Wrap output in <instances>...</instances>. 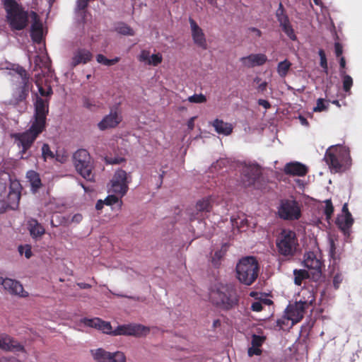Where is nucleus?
<instances>
[{
  "label": "nucleus",
  "instance_id": "dca6fc26",
  "mask_svg": "<svg viewBox=\"0 0 362 362\" xmlns=\"http://www.w3.org/2000/svg\"><path fill=\"white\" fill-rule=\"evenodd\" d=\"M122 120V117L119 114L117 110H111L109 115L98 124L100 130L104 131L107 129L116 127Z\"/></svg>",
  "mask_w": 362,
  "mask_h": 362
},
{
  "label": "nucleus",
  "instance_id": "20e7f679",
  "mask_svg": "<svg viewBox=\"0 0 362 362\" xmlns=\"http://www.w3.org/2000/svg\"><path fill=\"white\" fill-rule=\"evenodd\" d=\"M72 162L76 173L88 182H95V162L89 152L78 149L72 156Z\"/></svg>",
  "mask_w": 362,
  "mask_h": 362
},
{
  "label": "nucleus",
  "instance_id": "ddd939ff",
  "mask_svg": "<svg viewBox=\"0 0 362 362\" xmlns=\"http://www.w3.org/2000/svg\"><path fill=\"white\" fill-rule=\"evenodd\" d=\"M0 349L5 351H24V346L7 334H0Z\"/></svg>",
  "mask_w": 362,
  "mask_h": 362
},
{
  "label": "nucleus",
  "instance_id": "a18cd8bd",
  "mask_svg": "<svg viewBox=\"0 0 362 362\" xmlns=\"http://www.w3.org/2000/svg\"><path fill=\"white\" fill-rule=\"evenodd\" d=\"M188 100L193 103H202L206 101V98L203 94H194L188 98Z\"/></svg>",
  "mask_w": 362,
  "mask_h": 362
},
{
  "label": "nucleus",
  "instance_id": "de8ad7c7",
  "mask_svg": "<svg viewBox=\"0 0 362 362\" xmlns=\"http://www.w3.org/2000/svg\"><path fill=\"white\" fill-rule=\"evenodd\" d=\"M18 251L21 255L24 254L27 259H29L32 256L31 247L28 245H25V246L20 245L18 247Z\"/></svg>",
  "mask_w": 362,
  "mask_h": 362
},
{
  "label": "nucleus",
  "instance_id": "5fc2aeb1",
  "mask_svg": "<svg viewBox=\"0 0 362 362\" xmlns=\"http://www.w3.org/2000/svg\"><path fill=\"white\" fill-rule=\"evenodd\" d=\"M262 354V350L259 347L252 346L248 349V355L252 356L253 355L259 356Z\"/></svg>",
  "mask_w": 362,
  "mask_h": 362
},
{
  "label": "nucleus",
  "instance_id": "f704fd0d",
  "mask_svg": "<svg viewBox=\"0 0 362 362\" xmlns=\"http://www.w3.org/2000/svg\"><path fill=\"white\" fill-rule=\"evenodd\" d=\"M280 26L282 28V30L285 33V34L292 40H296V35L295 34L294 30L293 29L290 21H288V23H285L283 24H281Z\"/></svg>",
  "mask_w": 362,
  "mask_h": 362
},
{
  "label": "nucleus",
  "instance_id": "2eb2a0df",
  "mask_svg": "<svg viewBox=\"0 0 362 362\" xmlns=\"http://www.w3.org/2000/svg\"><path fill=\"white\" fill-rule=\"evenodd\" d=\"M0 284L11 294L18 295L21 297L28 296V293L24 291L23 286L19 281L8 278L4 279L0 277Z\"/></svg>",
  "mask_w": 362,
  "mask_h": 362
},
{
  "label": "nucleus",
  "instance_id": "69168bd1",
  "mask_svg": "<svg viewBox=\"0 0 362 362\" xmlns=\"http://www.w3.org/2000/svg\"><path fill=\"white\" fill-rule=\"evenodd\" d=\"M8 198L9 199L13 198V199H16L17 202H18L20 200V198H21V194L17 192L10 191V192L8 194Z\"/></svg>",
  "mask_w": 362,
  "mask_h": 362
},
{
  "label": "nucleus",
  "instance_id": "ea45409f",
  "mask_svg": "<svg viewBox=\"0 0 362 362\" xmlns=\"http://www.w3.org/2000/svg\"><path fill=\"white\" fill-rule=\"evenodd\" d=\"M329 104L323 99L319 98L317 100L316 106L313 108L314 112H322L328 110Z\"/></svg>",
  "mask_w": 362,
  "mask_h": 362
},
{
  "label": "nucleus",
  "instance_id": "f03ea898",
  "mask_svg": "<svg viewBox=\"0 0 362 362\" xmlns=\"http://www.w3.org/2000/svg\"><path fill=\"white\" fill-rule=\"evenodd\" d=\"M210 298L214 304L224 310H229L239 303V296L233 284H219L210 292Z\"/></svg>",
  "mask_w": 362,
  "mask_h": 362
},
{
  "label": "nucleus",
  "instance_id": "603ef678",
  "mask_svg": "<svg viewBox=\"0 0 362 362\" xmlns=\"http://www.w3.org/2000/svg\"><path fill=\"white\" fill-rule=\"evenodd\" d=\"M329 256L334 260L337 259L339 257L337 256L336 253V246L333 240H330L329 241Z\"/></svg>",
  "mask_w": 362,
  "mask_h": 362
},
{
  "label": "nucleus",
  "instance_id": "09e8293b",
  "mask_svg": "<svg viewBox=\"0 0 362 362\" xmlns=\"http://www.w3.org/2000/svg\"><path fill=\"white\" fill-rule=\"evenodd\" d=\"M30 37L36 43H40L42 40V30L30 31Z\"/></svg>",
  "mask_w": 362,
  "mask_h": 362
},
{
  "label": "nucleus",
  "instance_id": "79ce46f5",
  "mask_svg": "<svg viewBox=\"0 0 362 362\" xmlns=\"http://www.w3.org/2000/svg\"><path fill=\"white\" fill-rule=\"evenodd\" d=\"M42 156L45 160L47 158H54V153L50 150V147L47 144H44L42 147Z\"/></svg>",
  "mask_w": 362,
  "mask_h": 362
},
{
  "label": "nucleus",
  "instance_id": "c756f323",
  "mask_svg": "<svg viewBox=\"0 0 362 362\" xmlns=\"http://www.w3.org/2000/svg\"><path fill=\"white\" fill-rule=\"evenodd\" d=\"M95 361L97 362H107L110 359V353L102 348L90 351Z\"/></svg>",
  "mask_w": 362,
  "mask_h": 362
},
{
  "label": "nucleus",
  "instance_id": "e2e57ef3",
  "mask_svg": "<svg viewBox=\"0 0 362 362\" xmlns=\"http://www.w3.org/2000/svg\"><path fill=\"white\" fill-rule=\"evenodd\" d=\"M96 60L98 63L106 65L107 58H106L103 54H99L96 56Z\"/></svg>",
  "mask_w": 362,
  "mask_h": 362
},
{
  "label": "nucleus",
  "instance_id": "1a4fd4ad",
  "mask_svg": "<svg viewBox=\"0 0 362 362\" xmlns=\"http://www.w3.org/2000/svg\"><path fill=\"white\" fill-rule=\"evenodd\" d=\"M303 264L311 271L313 281H317L320 279L324 264L320 255L312 251L305 252L303 257Z\"/></svg>",
  "mask_w": 362,
  "mask_h": 362
},
{
  "label": "nucleus",
  "instance_id": "412c9836",
  "mask_svg": "<svg viewBox=\"0 0 362 362\" xmlns=\"http://www.w3.org/2000/svg\"><path fill=\"white\" fill-rule=\"evenodd\" d=\"M284 171L285 174L288 175L303 177L308 173V168L301 163L293 161L286 163Z\"/></svg>",
  "mask_w": 362,
  "mask_h": 362
},
{
  "label": "nucleus",
  "instance_id": "bb28decb",
  "mask_svg": "<svg viewBox=\"0 0 362 362\" xmlns=\"http://www.w3.org/2000/svg\"><path fill=\"white\" fill-rule=\"evenodd\" d=\"M26 177L30 184L31 191L37 192L42 185L39 173L35 170H29L26 173Z\"/></svg>",
  "mask_w": 362,
  "mask_h": 362
},
{
  "label": "nucleus",
  "instance_id": "39448f33",
  "mask_svg": "<svg viewBox=\"0 0 362 362\" xmlns=\"http://www.w3.org/2000/svg\"><path fill=\"white\" fill-rule=\"evenodd\" d=\"M235 270L238 281L246 286H250L258 277L259 266L255 257L249 256L239 260Z\"/></svg>",
  "mask_w": 362,
  "mask_h": 362
},
{
  "label": "nucleus",
  "instance_id": "c03bdc74",
  "mask_svg": "<svg viewBox=\"0 0 362 362\" xmlns=\"http://www.w3.org/2000/svg\"><path fill=\"white\" fill-rule=\"evenodd\" d=\"M265 339H266V337L264 336L253 334L252 336V341H251L252 346H256V347H260L263 344Z\"/></svg>",
  "mask_w": 362,
  "mask_h": 362
},
{
  "label": "nucleus",
  "instance_id": "2f4dec72",
  "mask_svg": "<svg viewBox=\"0 0 362 362\" xmlns=\"http://www.w3.org/2000/svg\"><path fill=\"white\" fill-rule=\"evenodd\" d=\"M291 63L287 59L279 62L277 66V72L279 75L281 77H285L291 69Z\"/></svg>",
  "mask_w": 362,
  "mask_h": 362
},
{
  "label": "nucleus",
  "instance_id": "9b49d317",
  "mask_svg": "<svg viewBox=\"0 0 362 362\" xmlns=\"http://www.w3.org/2000/svg\"><path fill=\"white\" fill-rule=\"evenodd\" d=\"M34 107V120L32 124L45 129L47 116L49 113V100L37 96Z\"/></svg>",
  "mask_w": 362,
  "mask_h": 362
},
{
  "label": "nucleus",
  "instance_id": "393cba45",
  "mask_svg": "<svg viewBox=\"0 0 362 362\" xmlns=\"http://www.w3.org/2000/svg\"><path fill=\"white\" fill-rule=\"evenodd\" d=\"M28 93L29 83H21V85L14 90L11 102L14 105L19 104L21 102L26 100Z\"/></svg>",
  "mask_w": 362,
  "mask_h": 362
},
{
  "label": "nucleus",
  "instance_id": "6ab92c4d",
  "mask_svg": "<svg viewBox=\"0 0 362 362\" xmlns=\"http://www.w3.org/2000/svg\"><path fill=\"white\" fill-rule=\"evenodd\" d=\"M93 59V54L85 48H79L73 53L70 66L74 68L81 64H87Z\"/></svg>",
  "mask_w": 362,
  "mask_h": 362
},
{
  "label": "nucleus",
  "instance_id": "72a5a7b5",
  "mask_svg": "<svg viewBox=\"0 0 362 362\" xmlns=\"http://www.w3.org/2000/svg\"><path fill=\"white\" fill-rule=\"evenodd\" d=\"M276 17L277 21L279 22V24H283L285 23H288L289 21L288 16L285 13V10L281 3L279 4V8L276 12Z\"/></svg>",
  "mask_w": 362,
  "mask_h": 362
},
{
  "label": "nucleus",
  "instance_id": "a878e982",
  "mask_svg": "<svg viewBox=\"0 0 362 362\" xmlns=\"http://www.w3.org/2000/svg\"><path fill=\"white\" fill-rule=\"evenodd\" d=\"M211 125L214 127L215 131L225 136H228L233 132V127L230 123L225 122L222 119H214Z\"/></svg>",
  "mask_w": 362,
  "mask_h": 362
},
{
  "label": "nucleus",
  "instance_id": "0e129e2a",
  "mask_svg": "<svg viewBox=\"0 0 362 362\" xmlns=\"http://www.w3.org/2000/svg\"><path fill=\"white\" fill-rule=\"evenodd\" d=\"M124 161H125L124 158H115L109 159L107 163L110 164H119Z\"/></svg>",
  "mask_w": 362,
  "mask_h": 362
},
{
  "label": "nucleus",
  "instance_id": "f3484780",
  "mask_svg": "<svg viewBox=\"0 0 362 362\" xmlns=\"http://www.w3.org/2000/svg\"><path fill=\"white\" fill-rule=\"evenodd\" d=\"M190 24L192 37L194 42L199 47L206 49L207 48L205 35L202 29L198 25L197 22L192 18H189Z\"/></svg>",
  "mask_w": 362,
  "mask_h": 362
},
{
  "label": "nucleus",
  "instance_id": "6e6d98bb",
  "mask_svg": "<svg viewBox=\"0 0 362 362\" xmlns=\"http://www.w3.org/2000/svg\"><path fill=\"white\" fill-rule=\"evenodd\" d=\"M251 309L255 312H260L263 309L262 303L259 301H255L252 304Z\"/></svg>",
  "mask_w": 362,
  "mask_h": 362
},
{
  "label": "nucleus",
  "instance_id": "0eeeda50",
  "mask_svg": "<svg viewBox=\"0 0 362 362\" xmlns=\"http://www.w3.org/2000/svg\"><path fill=\"white\" fill-rule=\"evenodd\" d=\"M276 245L280 255L293 257L299 245L296 233L290 229H283L276 238Z\"/></svg>",
  "mask_w": 362,
  "mask_h": 362
},
{
  "label": "nucleus",
  "instance_id": "4be33fe9",
  "mask_svg": "<svg viewBox=\"0 0 362 362\" xmlns=\"http://www.w3.org/2000/svg\"><path fill=\"white\" fill-rule=\"evenodd\" d=\"M243 64L248 68L256 66H262L267 61V57L264 54H251L247 57L240 58Z\"/></svg>",
  "mask_w": 362,
  "mask_h": 362
},
{
  "label": "nucleus",
  "instance_id": "6e6552de",
  "mask_svg": "<svg viewBox=\"0 0 362 362\" xmlns=\"http://www.w3.org/2000/svg\"><path fill=\"white\" fill-rule=\"evenodd\" d=\"M44 130V129L31 124L30 128L25 132L13 134V137L17 142L18 146L21 148L20 153L22 157L27 153V151L30 148L37 137Z\"/></svg>",
  "mask_w": 362,
  "mask_h": 362
},
{
  "label": "nucleus",
  "instance_id": "58836bf2",
  "mask_svg": "<svg viewBox=\"0 0 362 362\" xmlns=\"http://www.w3.org/2000/svg\"><path fill=\"white\" fill-rule=\"evenodd\" d=\"M15 71L21 78V83H29V75L23 67L18 66L15 69Z\"/></svg>",
  "mask_w": 362,
  "mask_h": 362
},
{
  "label": "nucleus",
  "instance_id": "4d7b16f0",
  "mask_svg": "<svg viewBox=\"0 0 362 362\" xmlns=\"http://www.w3.org/2000/svg\"><path fill=\"white\" fill-rule=\"evenodd\" d=\"M289 320H291L288 318V316L287 317L278 319L276 321V325L281 329H284V326L286 325Z\"/></svg>",
  "mask_w": 362,
  "mask_h": 362
},
{
  "label": "nucleus",
  "instance_id": "a211bd4d",
  "mask_svg": "<svg viewBox=\"0 0 362 362\" xmlns=\"http://www.w3.org/2000/svg\"><path fill=\"white\" fill-rule=\"evenodd\" d=\"M305 305L299 302H296L293 305H289L286 308V315L292 321V325L299 322L304 316L305 310Z\"/></svg>",
  "mask_w": 362,
  "mask_h": 362
},
{
  "label": "nucleus",
  "instance_id": "f257e3e1",
  "mask_svg": "<svg viewBox=\"0 0 362 362\" xmlns=\"http://www.w3.org/2000/svg\"><path fill=\"white\" fill-rule=\"evenodd\" d=\"M81 322L86 326L94 327L103 331V333L110 334L113 336L125 335L141 337L146 335L149 332V328L141 325H119L112 331V326L110 322L102 320L100 318L94 317L92 319L84 317Z\"/></svg>",
  "mask_w": 362,
  "mask_h": 362
},
{
  "label": "nucleus",
  "instance_id": "e433bc0d",
  "mask_svg": "<svg viewBox=\"0 0 362 362\" xmlns=\"http://www.w3.org/2000/svg\"><path fill=\"white\" fill-rule=\"evenodd\" d=\"M30 16L33 21L31 25L30 31L42 30V25L40 21L38 15L35 12L32 11Z\"/></svg>",
  "mask_w": 362,
  "mask_h": 362
},
{
  "label": "nucleus",
  "instance_id": "b1692460",
  "mask_svg": "<svg viewBox=\"0 0 362 362\" xmlns=\"http://www.w3.org/2000/svg\"><path fill=\"white\" fill-rule=\"evenodd\" d=\"M139 60L145 62L148 65L158 66L162 62L163 57L161 54L157 53L150 55V52L148 50H142L139 57Z\"/></svg>",
  "mask_w": 362,
  "mask_h": 362
},
{
  "label": "nucleus",
  "instance_id": "cd10ccee",
  "mask_svg": "<svg viewBox=\"0 0 362 362\" xmlns=\"http://www.w3.org/2000/svg\"><path fill=\"white\" fill-rule=\"evenodd\" d=\"M305 305V308H308L309 306L313 305L315 302V295L313 290L303 288L301 291V298L298 301Z\"/></svg>",
  "mask_w": 362,
  "mask_h": 362
},
{
  "label": "nucleus",
  "instance_id": "052dcab7",
  "mask_svg": "<svg viewBox=\"0 0 362 362\" xmlns=\"http://www.w3.org/2000/svg\"><path fill=\"white\" fill-rule=\"evenodd\" d=\"M83 105L85 107L90 110H93L95 107V105L93 104L90 100L86 99L83 102Z\"/></svg>",
  "mask_w": 362,
  "mask_h": 362
},
{
  "label": "nucleus",
  "instance_id": "423d86ee",
  "mask_svg": "<svg viewBox=\"0 0 362 362\" xmlns=\"http://www.w3.org/2000/svg\"><path fill=\"white\" fill-rule=\"evenodd\" d=\"M349 152L341 146H332L328 148L325 155L326 163L332 172L340 173L346 170L349 159Z\"/></svg>",
  "mask_w": 362,
  "mask_h": 362
},
{
  "label": "nucleus",
  "instance_id": "4468645a",
  "mask_svg": "<svg viewBox=\"0 0 362 362\" xmlns=\"http://www.w3.org/2000/svg\"><path fill=\"white\" fill-rule=\"evenodd\" d=\"M261 174V170L257 165L245 166L243 170V182L244 185L250 187L254 185Z\"/></svg>",
  "mask_w": 362,
  "mask_h": 362
},
{
  "label": "nucleus",
  "instance_id": "338daca9",
  "mask_svg": "<svg viewBox=\"0 0 362 362\" xmlns=\"http://www.w3.org/2000/svg\"><path fill=\"white\" fill-rule=\"evenodd\" d=\"M249 30L254 33L257 37H259L262 36V31L256 28L251 27L249 28Z\"/></svg>",
  "mask_w": 362,
  "mask_h": 362
},
{
  "label": "nucleus",
  "instance_id": "c85d7f7f",
  "mask_svg": "<svg viewBox=\"0 0 362 362\" xmlns=\"http://www.w3.org/2000/svg\"><path fill=\"white\" fill-rule=\"evenodd\" d=\"M28 229L30 235L34 238L41 237L45 233L44 227L36 219L29 221Z\"/></svg>",
  "mask_w": 362,
  "mask_h": 362
},
{
  "label": "nucleus",
  "instance_id": "c9c22d12",
  "mask_svg": "<svg viewBox=\"0 0 362 362\" xmlns=\"http://www.w3.org/2000/svg\"><path fill=\"white\" fill-rule=\"evenodd\" d=\"M116 30L122 35L133 36L134 35V30L126 23H119L116 28Z\"/></svg>",
  "mask_w": 362,
  "mask_h": 362
},
{
  "label": "nucleus",
  "instance_id": "9d476101",
  "mask_svg": "<svg viewBox=\"0 0 362 362\" xmlns=\"http://www.w3.org/2000/svg\"><path fill=\"white\" fill-rule=\"evenodd\" d=\"M131 182V176L122 169L117 170L111 180L112 191L120 197L124 196L129 189V183Z\"/></svg>",
  "mask_w": 362,
  "mask_h": 362
},
{
  "label": "nucleus",
  "instance_id": "f8f14e48",
  "mask_svg": "<svg viewBox=\"0 0 362 362\" xmlns=\"http://www.w3.org/2000/svg\"><path fill=\"white\" fill-rule=\"evenodd\" d=\"M279 216L284 220H298L301 216L300 208L296 201L285 200L281 202L278 211Z\"/></svg>",
  "mask_w": 362,
  "mask_h": 362
},
{
  "label": "nucleus",
  "instance_id": "7c9ffc66",
  "mask_svg": "<svg viewBox=\"0 0 362 362\" xmlns=\"http://www.w3.org/2000/svg\"><path fill=\"white\" fill-rule=\"evenodd\" d=\"M293 282L296 286H301L303 281L310 279V274L305 269H294L293 272Z\"/></svg>",
  "mask_w": 362,
  "mask_h": 362
},
{
  "label": "nucleus",
  "instance_id": "37998d69",
  "mask_svg": "<svg viewBox=\"0 0 362 362\" xmlns=\"http://www.w3.org/2000/svg\"><path fill=\"white\" fill-rule=\"evenodd\" d=\"M36 85L38 87V90L41 96L50 97L52 93V88L50 86H48L47 88H44L38 82H36Z\"/></svg>",
  "mask_w": 362,
  "mask_h": 362
},
{
  "label": "nucleus",
  "instance_id": "8fccbe9b",
  "mask_svg": "<svg viewBox=\"0 0 362 362\" xmlns=\"http://www.w3.org/2000/svg\"><path fill=\"white\" fill-rule=\"evenodd\" d=\"M343 281V276L341 273L337 272L334 276H333V286L334 288L337 290L339 288V286L341 283Z\"/></svg>",
  "mask_w": 362,
  "mask_h": 362
},
{
  "label": "nucleus",
  "instance_id": "864d4df0",
  "mask_svg": "<svg viewBox=\"0 0 362 362\" xmlns=\"http://www.w3.org/2000/svg\"><path fill=\"white\" fill-rule=\"evenodd\" d=\"M118 195H108L105 199V203L106 205L111 206L114 204H116L119 202Z\"/></svg>",
  "mask_w": 362,
  "mask_h": 362
},
{
  "label": "nucleus",
  "instance_id": "aec40b11",
  "mask_svg": "<svg viewBox=\"0 0 362 362\" xmlns=\"http://www.w3.org/2000/svg\"><path fill=\"white\" fill-rule=\"evenodd\" d=\"M196 213H189V221L203 219L202 213L209 212L212 209V204L209 198H203L196 204Z\"/></svg>",
  "mask_w": 362,
  "mask_h": 362
},
{
  "label": "nucleus",
  "instance_id": "13d9d810",
  "mask_svg": "<svg viewBox=\"0 0 362 362\" xmlns=\"http://www.w3.org/2000/svg\"><path fill=\"white\" fill-rule=\"evenodd\" d=\"M335 54L337 57H340L343 53V47L341 43L337 42L334 43Z\"/></svg>",
  "mask_w": 362,
  "mask_h": 362
},
{
  "label": "nucleus",
  "instance_id": "a19ab883",
  "mask_svg": "<svg viewBox=\"0 0 362 362\" xmlns=\"http://www.w3.org/2000/svg\"><path fill=\"white\" fill-rule=\"evenodd\" d=\"M325 207L324 210L325 215L326 216L327 220L331 218L333 212H334V206L331 199H327L325 202Z\"/></svg>",
  "mask_w": 362,
  "mask_h": 362
},
{
  "label": "nucleus",
  "instance_id": "bf43d9fd",
  "mask_svg": "<svg viewBox=\"0 0 362 362\" xmlns=\"http://www.w3.org/2000/svg\"><path fill=\"white\" fill-rule=\"evenodd\" d=\"M90 0H77V8L78 10H84L88 5Z\"/></svg>",
  "mask_w": 362,
  "mask_h": 362
},
{
  "label": "nucleus",
  "instance_id": "4c0bfd02",
  "mask_svg": "<svg viewBox=\"0 0 362 362\" xmlns=\"http://www.w3.org/2000/svg\"><path fill=\"white\" fill-rule=\"evenodd\" d=\"M107 362H126V356L122 351L111 352Z\"/></svg>",
  "mask_w": 362,
  "mask_h": 362
},
{
  "label": "nucleus",
  "instance_id": "7ed1b4c3",
  "mask_svg": "<svg viewBox=\"0 0 362 362\" xmlns=\"http://www.w3.org/2000/svg\"><path fill=\"white\" fill-rule=\"evenodd\" d=\"M7 21L12 30H23L28 24V13L16 0H3Z\"/></svg>",
  "mask_w": 362,
  "mask_h": 362
},
{
  "label": "nucleus",
  "instance_id": "473e14b6",
  "mask_svg": "<svg viewBox=\"0 0 362 362\" xmlns=\"http://www.w3.org/2000/svg\"><path fill=\"white\" fill-rule=\"evenodd\" d=\"M340 75L342 77L343 89L345 92H349L353 86L352 78L346 74L345 71L340 70Z\"/></svg>",
  "mask_w": 362,
  "mask_h": 362
},
{
  "label": "nucleus",
  "instance_id": "3c124183",
  "mask_svg": "<svg viewBox=\"0 0 362 362\" xmlns=\"http://www.w3.org/2000/svg\"><path fill=\"white\" fill-rule=\"evenodd\" d=\"M225 255V251H223V250H217L215 252L214 257H212V262L214 265H216L218 262L220 261V259L223 257Z\"/></svg>",
  "mask_w": 362,
  "mask_h": 362
},
{
  "label": "nucleus",
  "instance_id": "49530a36",
  "mask_svg": "<svg viewBox=\"0 0 362 362\" xmlns=\"http://www.w3.org/2000/svg\"><path fill=\"white\" fill-rule=\"evenodd\" d=\"M319 56L320 57V66L327 73V69H328L327 61L326 54H325V51L323 49H320L319 50Z\"/></svg>",
  "mask_w": 362,
  "mask_h": 362
},
{
  "label": "nucleus",
  "instance_id": "774afa93",
  "mask_svg": "<svg viewBox=\"0 0 362 362\" xmlns=\"http://www.w3.org/2000/svg\"><path fill=\"white\" fill-rule=\"evenodd\" d=\"M119 61V57H115V58L112 59H107L106 66L114 65V64H117Z\"/></svg>",
  "mask_w": 362,
  "mask_h": 362
},
{
  "label": "nucleus",
  "instance_id": "5701e85b",
  "mask_svg": "<svg viewBox=\"0 0 362 362\" xmlns=\"http://www.w3.org/2000/svg\"><path fill=\"white\" fill-rule=\"evenodd\" d=\"M353 223L354 218L351 213H348L346 215L339 216L336 220V225L347 236L350 235V229Z\"/></svg>",
  "mask_w": 362,
  "mask_h": 362
},
{
  "label": "nucleus",
  "instance_id": "680f3d73",
  "mask_svg": "<svg viewBox=\"0 0 362 362\" xmlns=\"http://www.w3.org/2000/svg\"><path fill=\"white\" fill-rule=\"evenodd\" d=\"M257 103L259 105L262 106L266 110L269 109L271 107L269 102L264 99H259Z\"/></svg>",
  "mask_w": 362,
  "mask_h": 362
}]
</instances>
